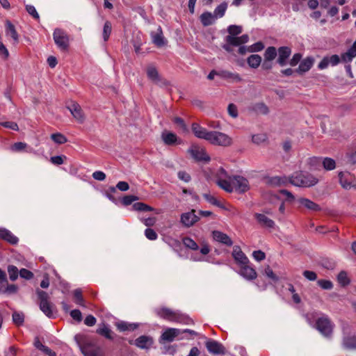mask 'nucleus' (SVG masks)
<instances>
[{"mask_svg":"<svg viewBox=\"0 0 356 356\" xmlns=\"http://www.w3.org/2000/svg\"><path fill=\"white\" fill-rule=\"evenodd\" d=\"M216 183L227 193L236 191L241 194L250 189V184L246 178L240 175L229 176L222 168L216 173Z\"/></svg>","mask_w":356,"mask_h":356,"instance_id":"f257e3e1","label":"nucleus"},{"mask_svg":"<svg viewBox=\"0 0 356 356\" xmlns=\"http://www.w3.org/2000/svg\"><path fill=\"white\" fill-rule=\"evenodd\" d=\"M197 335V333L190 329H177L168 327L164 330L159 338V343H164L165 342H172L175 339L182 340L187 339V334Z\"/></svg>","mask_w":356,"mask_h":356,"instance_id":"f03ea898","label":"nucleus"},{"mask_svg":"<svg viewBox=\"0 0 356 356\" xmlns=\"http://www.w3.org/2000/svg\"><path fill=\"white\" fill-rule=\"evenodd\" d=\"M289 182L295 186L308 188L317 184L318 179L307 172L299 171L289 177Z\"/></svg>","mask_w":356,"mask_h":356,"instance_id":"7ed1b4c3","label":"nucleus"},{"mask_svg":"<svg viewBox=\"0 0 356 356\" xmlns=\"http://www.w3.org/2000/svg\"><path fill=\"white\" fill-rule=\"evenodd\" d=\"M156 314L161 318H163L169 321L186 325H191L193 323V320L191 319L188 316L180 314L177 312L172 311L171 309L165 307L157 309Z\"/></svg>","mask_w":356,"mask_h":356,"instance_id":"20e7f679","label":"nucleus"},{"mask_svg":"<svg viewBox=\"0 0 356 356\" xmlns=\"http://www.w3.org/2000/svg\"><path fill=\"white\" fill-rule=\"evenodd\" d=\"M214 145L227 147L232 144V138L225 133L211 131H209L207 140Z\"/></svg>","mask_w":356,"mask_h":356,"instance_id":"39448f33","label":"nucleus"},{"mask_svg":"<svg viewBox=\"0 0 356 356\" xmlns=\"http://www.w3.org/2000/svg\"><path fill=\"white\" fill-rule=\"evenodd\" d=\"M55 44L61 50H66L69 47V37L67 33L60 29H56L53 33Z\"/></svg>","mask_w":356,"mask_h":356,"instance_id":"423d86ee","label":"nucleus"},{"mask_svg":"<svg viewBox=\"0 0 356 356\" xmlns=\"http://www.w3.org/2000/svg\"><path fill=\"white\" fill-rule=\"evenodd\" d=\"M339 183L341 187L346 190L356 188V177L348 171L339 173Z\"/></svg>","mask_w":356,"mask_h":356,"instance_id":"0eeeda50","label":"nucleus"},{"mask_svg":"<svg viewBox=\"0 0 356 356\" xmlns=\"http://www.w3.org/2000/svg\"><path fill=\"white\" fill-rule=\"evenodd\" d=\"M80 350L84 356H103L102 348L92 343H86L83 345L79 343Z\"/></svg>","mask_w":356,"mask_h":356,"instance_id":"6e6552de","label":"nucleus"},{"mask_svg":"<svg viewBox=\"0 0 356 356\" xmlns=\"http://www.w3.org/2000/svg\"><path fill=\"white\" fill-rule=\"evenodd\" d=\"M316 328L324 337H329L332 332L333 326L327 317L323 316L317 320Z\"/></svg>","mask_w":356,"mask_h":356,"instance_id":"1a4fd4ad","label":"nucleus"},{"mask_svg":"<svg viewBox=\"0 0 356 356\" xmlns=\"http://www.w3.org/2000/svg\"><path fill=\"white\" fill-rule=\"evenodd\" d=\"M309 163L312 167V168L314 170L316 168V165H320L321 163L323 164V168L327 170H334L336 167L335 161L328 157L324 158L323 161H321L318 158H310Z\"/></svg>","mask_w":356,"mask_h":356,"instance_id":"9d476101","label":"nucleus"},{"mask_svg":"<svg viewBox=\"0 0 356 356\" xmlns=\"http://www.w3.org/2000/svg\"><path fill=\"white\" fill-rule=\"evenodd\" d=\"M206 348L209 353L212 355H225L226 349L220 342L209 339L205 343Z\"/></svg>","mask_w":356,"mask_h":356,"instance_id":"9b49d317","label":"nucleus"},{"mask_svg":"<svg viewBox=\"0 0 356 356\" xmlns=\"http://www.w3.org/2000/svg\"><path fill=\"white\" fill-rule=\"evenodd\" d=\"M188 152L191 154L192 157L197 161L208 162L210 161L209 156L206 153L203 148L193 146L188 149Z\"/></svg>","mask_w":356,"mask_h":356,"instance_id":"f8f14e48","label":"nucleus"},{"mask_svg":"<svg viewBox=\"0 0 356 356\" xmlns=\"http://www.w3.org/2000/svg\"><path fill=\"white\" fill-rule=\"evenodd\" d=\"M200 218L195 214L194 209L191 211L186 212L181 216V223L187 227L193 226L196 222L199 220Z\"/></svg>","mask_w":356,"mask_h":356,"instance_id":"ddd939ff","label":"nucleus"},{"mask_svg":"<svg viewBox=\"0 0 356 356\" xmlns=\"http://www.w3.org/2000/svg\"><path fill=\"white\" fill-rule=\"evenodd\" d=\"M254 216L257 223L262 227L273 229L275 227V222L268 218L265 213H256Z\"/></svg>","mask_w":356,"mask_h":356,"instance_id":"4468645a","label":"nucleus"},{"mask_svg":"<svg viewBox=\"0 0 356 356\" xmlns=\"http://www.w3.org/2000/svg\"><path fill=\"white\" fill-rule=\"evenodd\" d=\"M153 343L152 337L146 335H142L134 341V345L140 349L147 350L152 347Z\"/></svg>","mask_w":356,"mask_h":356,"instance_id":"2eb2a0df","label":"nucleus"},{"mask_svg":"<svg viewBox=\"0 0 356 356\" xmlns=\"http://www.w3.org/2000/svg\"><path fill=\"white\" fill-rule=\"evenodd\" d=\"M278 58L277 63L280 66H284L287 63V60L291 54V49L289 47H281L277 50Z\"/></svg>","mask_w":356,"mask_h":356,"instance_id":"dca6fc26","label":"nucleus"},{"mask_svg":"<svg viewBox=\"0 0 356 356\" xmlns=\"http://www.w3.org/2000/svg\"><path fill=\"white\" fill-rule=\"evenodd\" d=\"M232 257H234L236 262L240 266L248 264V263H249L248 258L242 252V250H241V248L238 246L234 247L233 252H232Z\"/></svg>","mask_w":356,"mask_h":356,"instance_id":"f3484780","label":"nucleus"},{"mask_svg":"<svg viewBox=\"0 0 356 356\" xmlns=\"http://www.w3.org/2000/svg\"><path fill=\"white\" fill-rule=\"evenodd\" d=\"M239 274L247 280H253L257 277L255 270L248 264L241 266Z\"/></svg>","mask_w":356,"mask_h":356,"instance_id":"a211bd4d","label":"nucleus"},{"mask_svg":"<svg viewBox=\"0 0 356 356\" xmlns=\"http://www.w3.org/2000/svg\"><path fill=\"white\" fill-rule=\"evenodd\" d=\"M0 238L13 245L17 244L19 241L17 236L4 227H0Z\"/></svg>","mask_w":356,"mask_h":356,"instance_id":"6ab92c4d","label":"nucleus"},{"mask_svg":"<svg viewBox=\"0 0 356 356\" xmlns=\"http://www.w3.org/2000/svg\"><path fill=\"white\" fill-rule=\"evenodd\" d=\"M213 238L215 241L221 243L227 246H232L233 242L232 239L229 238L228 235L226 234L220 232V231H213L212 232Z\"/></svg>","mask_w":356,"mask_h":356,"instance_id":"aec40b11","label":"nucleus"},{"mask_svg":"<svg viewBox=\"0 0 356 356\" xmlns=\"http://www.w3.org/2000/svg\"><path fill=\"white\" fill-rule=\"evenodd\" d=\"M10 150L13 152H25L27 153H35V151L33 149V148L28 146L26 143L23 142L15 143L13 145L10 146Z\"/></svg>","mask_w":356,"mask_h":356,"instance_id":"412c9836","label":"nucleus"},{"mask_svg":"<svg viewBox=\"0 0 356 356\" xmlns=\"http://www.w3.org/2000/svg\"><path fill=\"white\" fill-rule=\"evenodd\" d=\"M6 35L11 38L14 44L18 43L19 35L15 26L10 21H6Z\"/></svg>","mask_w":356,"mask_h":356,"instance_id":"4be33fe9","label":"nucleus"},{"mask_svg":"<svg viewBox=\"0 0 356 356\" xmlns=\"http://www.w3.org/2000/svg\"><path fill=\"white\" fill-rule=\"evenodd\" d=\"M70 110L71 114L74 116V118L80 122L83 121V115L82 113V110L81 106L76 103H72L70 105L67 106Z\"/></svg>","mask_w":356,"mask_h":356,"instance_id":"5701e85b","label":"nucleus"},{"mask_svg":"<svg viewBox=\"0 0 356 356\" xmlns=\"http://www.w3.org/2000/svg\"><path fill=\"white\" fill-rule=\"evenodd\" d=\"M355 57H356V40L348 50L342 54L341 56V60L346 63L351 62Z\"/></svg>","mask_w":356,"mask_h":356,"instance_id":"b1692460","label":"nucleus"},{"mask_svg":"<svg viewBox=\"0 0 356 356\" xmlns=\"http://www.w3.org/2000/svg\"><path fill=\"white\" fill-rule=\"evenodd\" d=\"M192 130L196 137L207 140L209 131L205 128L200 127L198 124L193 123L192 124Z\"/></svg>","mask_w":356,"mask_h":356,"instance_id":"393cba45","label":"nucleus"},{"mask_svg":"<svg viewBox=\"0 0 356 356\" xmlns=\"http://www.w3.org/2000/svg\"><path fill=\"white\" fill-rule=\"evenodd\" d=\"M161 138L163 143L168 145H172L176 143H181L180 140L178 141L176 134L169 131H163L161 134Z\"/></svg>","mask_w":356,"mask_h":356,"instance_id":"a878e982","label":"nucleus"},{"mask_svg":"<svg viewBox=\"0 0 356 356\" xmlns=\"http://www.w3.org/2000/svg\"><path fill=\"white\" fill-rule=\"evenodd\" d=\"M219 76L233 82L241 81V77L237 73H234L227 70H219Z\"/></svg>","mask_w":356,"mask_h":356,"instance_id":"bb28decb","label":"nucleus"},{"mask_svg":"<svg viewBox=\"0 0 356 356\" xmlns=\"http://www.w3.org/2000/svg\"><path fill=\"white\" fill-rule=\"evenodd\" d=\"M314 60L312 57H307L300 63L297 72L304 73L309 71L313 66Z\"/></svg>","mask_w":356,"mask_h":356,"instance_id":"cd10ccee","label":"nucleus"},{"mask_svg":"<svg viewBox=\"0 0 356 356\" xmlns=\"http://www.w3.org/2000/svg\"><path fill=\"white\" fill-rule=\"evenodd\" d=\"M298 202L302 206L311 211H316L321 209V207L318 204H316L315 202H312V200L307 198H300L298 200Z\"/></svg>","mask_w":356,"mask_h":356,"instance_id":"c85d7f7f","label":"nucleus"},{"mask_svg":"<svg viewBox=\"0 0 356 356\" xmlns=\"http://www.w3.org/2000/svg\"><path fill=\"white\" fill-rule=\"evenodd\" d=\"M116 327L120 332L133 331L138 328V323H130L126 321H119L116 323Z\"/></svg>","mask_w":356,"mask_h":356,"instance_id":"c756f323","label":"nucleus"},{"mask_svg":"<svg viewBox=\"0 0 356 356\" xmlns=\"http://www.w3.org/2000/svg\"><path fill=\"white\" fill-rule=\"evenodd\" d=\"M216 17L214 15L210 12L203 13L200 15V21L203 26H208L213 24L216 21Z\"/></svg>","mask_w":356,"mask_h":356,"instance_id":"7c9ffc66","label":"nucleus"},{"mask_svg":"<svg viewBox=\"0 0 356 356\" xmlns=\"http://www.w3.org/2000/svg\"><path fill=\"white\" fill-rule=\"evenodd\" d=\"M247 63L250 67L256 69L261 63V57L258 54H252L247 58Z\"/></svg>","mask_w":356,"mask_h":356,"instance_id":"2f4dec72","label":"nucleus"},{"mask_svg":"<svg viewBox=\"0 0 356 356\" xmlns=\"http://www.w3.org/2000/svg\"><path fill=\"white\" fill-rule=\"evenodd\" d=\"M147 74L148 78L153 82L158 83L160 81V77L157 70L154 66H149L147 69Z\"/></svg>","mask_w":356,"mask_h":356,"instance_id":"473e14b6","label":"nucleus"},{"mask_svg":"<svg viewBox=\"0 0 356 356\" xmlns=\"http://www.w3.org/2000/svg\"><path fill=\"white\" fill-rule=\"evenodd\" d=\"M159 33L152 35L153 42L158 47H162L165 44V40L163 36L161 27L159 28Z\"/></svg>","mask_w":356,"mask_h":356,"instance_id":"72a5a7b5","label":"nucleus"},{"mask_svg":"<svg viewBox=\"0 0 356 356\" xmlns=\"http://www.w3.org/2000/svg\"><path fill=\"white\" fill-rule=\"evenodd\" d=\"M343 346L346 349H356V337H345L343 340Z\"/></svg>","mask_w":356,"mask_h":356,"instance_id":"f704fd0d","label":"nucleus"},{"mask_svg":"<svg viewBox=\"0 0 356 356\" xmlns=\"http://www.w3.org/2000/svg\"><path fill=\"white\" fill-rule=\"evenodd\" d=\"M97 332L100 335L105 337L106 339H112V331L109 328V327L103 323L102 324L97 330Z\"/></svg>","mask_w":356,"mask_h":356,"instance_id":"c9c22d12","label":"nucleus"},{"mask_svg":"<svg viewBox=\"0 0 356 356\" xmlns=\"http://www.w3.org/2000/svg\"><path fill=\"white\" fill-rule=\"evenodd\" d=\"M268 183L271 186H281L287 183L286 177H273L269 178Z\"/></svg>","mask_w":356,"mask_h":356,"instance_id":"e433bc0d","label":"nucleus"},{"mask_svg":"<svg viewBox=\"0 0 356 356\" xmlns=\"http://www.w3.org/2000/svg\"><path fill=\"white\" fill-rule=\"evenodd\" d=\"M277 55V51L274 47H268L264 53V59L272 61Z\"/></svg>","mask_w":356,"mask_h":356,"instance_id":"4c0bfd02","label":"nucleus"},{"mask_svg":"<svg viewBox=\"0 0 356 356\" xmlns=\"http://www.w3.org/2000/svg\"><path fill=\"white\" fill-rule=\"evenodd\" d=\"M133 209L137 211H152L154 209L145 203L136 202L132 206Z\"/></svg>","mask_w":356,"mask_h":356,"instance_id":"58836bf2","label":"nucleus"},{"mask_svg":"<svg viewBox=\"0 0 356 356\" xmlns=\"http://www.w3.org/2000/svg\"><path fill=\"white\" fill-rule=\"evenodd\" d=\"M227 5L225 3H222L220 4L219 6H218L215 8L213 13L214 15V16L216 17V19H217L218 17L220 18V17H223L225 13L226 10H227Z\"/></svg>","mask_w":356,"mask_h":356,"instance_id":"ea45409f","label":"nucleus"},{"mask_svg":"<svg viewBox=\"0 0 356 356\" xmlns=\"http://www.w3.org/2000/svg\"><path fill=\"white\" fill-rule=\"evenodd\" d=\"M40 308L47 316L49 318L53 317L51 307L49 302H40Z\"/></svg>","mask_w":356,"mask_h":356,"instance_id":"a19ab883","label":"nucleus"},{"mask_svg":"<svg viewBox=\"0 0 356 356\" xmlns=\"http://www.w3.org/2000/svg\"><path fill=\"white\" fill-rule=\"evenodd\" d=\"M182 241H183V243L185 245V247H186L192 250H198V248H199L198 245L192 238H191L189 237H184Z\"/></svg>","mask_w":356,"mask_h":356,"instance_id":"79ce46f5","label":"nucleus"},{"mask_svg":"<svg viewBox=\"0 0 356 356\" xmlns=\"http://www.w3.org/2000/svg\"><path fill=\"white\" fill-rule=\"evenodd\" d=\"M51 140L56 144H64L67 141V138L60 133L52 134L51 135Z\"/></svg>","mask_w":356,"mask_h":356,"instance_id":"37998d69","label":"nucleus"},{"mask_svg":"<svg viewBox=\"0 0 356 356\" xmlns=\"http://www.w3.org/2000/svg\"><path fill=\"white\" fill-rule=\"evenodd\" d=\"M112 30L111 23L108 21H106L104 23V29H103V38L104 41H107L109 38Z\"/></svg>","mask_w":356,"mask_h":356,"instance_id":"c03bdc74","label":"nucleus"},{"mask_svg":"<svg viewBox=\"0 0 356 356\" xmlns=\"http://www.w3.org/2000/svg\"><path fill=\"white\" fill-rule=\"evenodd\" d=\"M8 272L9 274V277L10 280L15 281L18 277V274L19 272L18 271V269L16 266L13 265H10L8 266Z\"/></svg>","mask_w":356,"mask_h":356,"instance_id":"a18cd8bd","label":"nucleus"},{"mask_svg":"<svg viewBox=\"0 0 356 356\" xmlns=\"http://www.w3.org/2000/svg\"><path fill=\"white\" fill-rule=\"evenodd\" d=\"M337 280L339 283L342 286H346L349 284L350 280L348 277L347 273L345 271H341L338 276Z\"/></svg>","mask_w":356,"mask_h":356,"instance_id":"49530a36","label":"nucleus"},{"mask_svg":"<svg viewBox=\"0 0 356 356\" xmlns=\"http://www.w3.org/2000/svg\"><path fill=\"white\" fill-rule=\"evenodd\" d=\"M74 296L76 299L75 302L76 304L84 307V300L82 296V292L80 289H76L74 291Z\"/></svg>","mask_w":356,"mask_h":356,"instance_id":"de8ad7c7","label":"nucleus"},{"mask_svg":"<svg viewBox=\"0 0 356 356\" xmlns=\"http://www.w3.org/2000/svg\"><path fill=\"white\" fill-rule=\"evenodd\" d=\"M267 140V136L264 134H258L253 135L252 137V140L254 143L259 145Z\"/></svg>","mask_w":356,"mask_h":356,"instance_id":"09e8293b","label":"nucleus"},{"mask_svg":"<svg viewBox=\"0 0 356 356\" xmlns=\"http://www.w3.org/2000/svg\"><path fill=\"white\" fill-rule=\"evenodd\" d=\"M0 125L3 127H5V128H8V129H12V130H14V131H18L19 130V126L15 122H12V121L0 122Z\"/></svg>","mask_w":356,"mask_h":356,"instance_id":"8fccbe9b","label":"nucleus"},{"mask_svg":"<svg viewBox=\"0 0 356 356\" xmlns=\"http://www.w3.org/2000/svg\"><path fill=\"white\" fill-rule=\"evenodd\" d=\"M24 316L22 313L14 312L13 314V321L16 325H22V323H24Z\"/></svg>","mask_w":356,"mask_h":356,"instance_id":"3c124183","label":"nucleus"},{"mask_svg":"<svg viewBox=\"0 0 356 356\" xmlns=\"http://www.w3.org/2000/svg\"><path fill=\"white\" fill-rule=\"evenodd\" d=\"M264 48V45L261 42H257L248 47V52H258Z\"/></svg>","mask_w":356,"mask_h":356,"instance_id":"603ef678","label":"nucleus"},{"mask_svg":"<svg viewBox=\"0 0 356 356\" xmlns=\"http://www.w3.org/2000/svg\"><path fill=\"white\" fill-rule=\"evenodd\" d=\"M228 32L229 35L236 36L242 32V28L236 25H230L228 27Z\"/></svg>","mask_w":356,"mask_h":356,"instance_id":"864d4df0","label":"nucleus"},{"mask_svg":"<svg viewBox=\"0 0 356 356\" xmlns=\"http://www.w3.org/2000/svg\"><path fill=\"white\" fill-rule=\"evenodd\" d=\"M138 200V197L135 195H126L122 199V202L124 206L131 205L134 201Z\"/></svg>","mask_w":356,"mask_h":356,"instance_id":"5fc2aeb1","label":"nucleus"},{"mask_svg":"<svg viewBox=\"0 0 356 356\" xmlns=\"http://www.w3.org/2000/svg\"><path fill=\"white\" fill-rule=\"evenodd\" d=\"M319 286H321L323 289L329 290L332 289L333 287V284L332 282L326 280H319L317 282Z\"/></svg>","mask_w":356,"mask_h":356,"instance_id":"6e6d98bb","label":"nucleus"},{"mask_svg":"<svg viewBox=\"0 0 356 356\" xmlns=\"http://www.w3.org/2000/svg\"><path fill=\"white\" fill-rule=\"evenodd\" d=\"M9 51L2 42L0 41V57L3 60H7L9 57Z\"/></svg>","mask_w":356,"mask_h":356,"instance_id":"4d7b16f0","label":"nucleus"},{"mask_svg":"<svg viewBox=\"0 0 356 356\" xmlns=\"http://www.w3.org/2000/svg\"><path fill=\"white\" fill-rule=\"evenodd\" d=\"M226 41L227 43L231 44L232 46H239L242 44L240 42L239 37L227 35L226 37Z\"/></svg>","mask_w":356,"mask_h":356,"instance_id":"13d9d810","label":"nucleus"},{"mask_svg":"<svg viewBox=\"0 0 356 356\" xmlns=\"http://www.w3.org/2000/svg\"><path fill=\"white\" fill-rule=\"evenodd\" d=\"M145 235L149 240H151V241L156 240L158 236L156 232L151 228H147L145 230Z\"/></svg>","mask_w":356,"mask_h":356,"instance_id":"bf43d9fd","label":"nucleus"},{"mask_svg":"<svg viewBox=\"0 0 356 356\" xmlns=\"http://www.w3.org/2000/svg\"><path fill=\"white\" fill-rule=\"evenodd\" d=\"M26 10L28 13L31 15L33 18L38 19L39 15L35 9V8L32 5H26Z\"/></svg>","mask_w":356,"mask_h":356,"instance_id":"052dcab7","label":"nucleus"},{"mask_svg":"<svg viewBox=\"0 0 356 356\" xmlns=\"http://www.w3.org/2000/svg\"><path fill=\"white\" fill-rule=\"evenodd\" d=\"M227 111L230 116L236 118L238 116V109L235 104H229L227 107Z\"/></svg>","mask_w":356,"mask_h":356,"instance_id":"680f3d73","label":"nucleus"},{"mask_svg":"<svg viewBox=\"0 0 356 356\" xmlns=\"http://www.w3.org/2000/svg\"><path fill=\"white\" fill-rule=\"evenodd\" d=\"M203 196L205 198V200L210 204L216 206H220L219 201L213 195L208 193H204Z\"/></svg>","mask_w":356,"mask_h":356,"instance_id":"e2e57ef3","label":"nucleus"},{"mask_svg":"<svg viewBox=\"0 0 356 356\" xmlns=\"http://www.w3.org/2000/svg\"><path fill=\"white\" fill-rule=\"evenodd\" d=\"M19 275L26 280H31L33 277V273L26 268H22L19 270Z\"/></svg>","mask_w":356,"mask_h":356,"instance_id":"0e129e2a","label":"nucleus"},{"mask_svg":"<svg viewBox=\"0 0 356 356\" xmlns=\"http://www.w3.org/2000/svg\"><path fill=\"white\" fill-rule=\"evenodd\" d=\"M255 110L262 114H267L268 113V108L264 103H259L255 105Z\"/></svg>","mask_w":356,"mask_h":356,"instance_id":"69168bd1","label":"nucleus"},{"mask_svg":"<svg viewBox=\"0 0 356 356\" xmlns=\"http://www.w3.org/2000/svg\"><path fill=\"white\" fill-rule=\"evenodd\" d=\"M140 220L147 227H152V226L154 225V224L156 223V218L155 217L141 218Z\"/></svg>","mask_w":356,"mask_h":356,"instance_id":"338daca9","label":"nucleus"},{"mask_svg":"<svg viewBox=\"0 0 356 356\" xmlns=\"http://www.w3.org/2000/svg\"><path fill=\"white\" fill-rule=\"evenodd\" d=\"M303 276L309 281H314L317 278L316 273L311 270H305L303 272Z\"/></svg>","mask_w":356,"mask_h":356,"instance_id":"774afa93","label":"nucleus"}]
</instances>
